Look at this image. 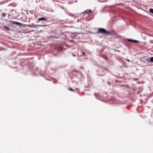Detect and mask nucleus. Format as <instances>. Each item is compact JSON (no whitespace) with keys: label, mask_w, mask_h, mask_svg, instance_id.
<instances>
[{"label":"nucleus","mask_w":153,"mask_h":153,"mask_svg":"<svg viewBox=\"0 0 153 153\" xmlns=\"http://www.w3.org/2000/svg\"><path fill=\"white\" fill-rule=\"evenodd\" d=\"M97 33H103L107 35H109L111 33L110 31H106L105 29L103 28H99L98 29V30L97 32Z\"/></svg>","instance_id":"nucleus-1"},{"label":"nucleus","mask_w":153,"mask_h":153,"mask_svg":"<svg viewBox=\"0 0 153 153\" xmlns=\"http://www.w3.org/2000/svg\"><path fill=\"white\" fill-rule=\"evenodd\" d=\"M91 10L88 9L87 10H85L84 11L81 13V14H84L85 15H86L89 13H91Z\"/></svg>","instance_id":"nucleus-2"},{"label":"nucleus","mask_w":153,"mask_h":153,"mask_svg":"<svg viewBox=\"0 0 153 153\" xmlns=\"http://www.w3.org/2000/svg\"><path fill=\"white\" fill-rule=\"evenodd\" d=\"M127 40L129 42H133L134 43H137L138 42V41L136 40H134L131 39H127Z\"/></svg>","instance_id":"nucleus-3"},{"label":"nucleus","mask_w":153,"mask_h":153,"mask_svg":"<svg viewBox=\"0 0 153 153\" xmlns=\"http://www.w3.org/2000/svg\"><path fill=\"white\" fill-rule=\"evenodd\" d=\"M11 22L13 24H16L17 25H22V24L20 23L19 22H16L13 21H9V22Z\"/></svg>","instance_id":"nucleus-4"},{"label":"nucleus","mask_w":153,"mask_h":153,"mask_svg":"<svg viewBox=\"0 0 153 153\" xmlns=\"http://www.w3.org/2000/svg\"><path fill=\"white\" fill-rule=\"evenodd\" d=\"M47 18H45L44 17H42L40 18H39L38 19V21H43V20H45L47 19Z\"/></svg>","instance_id":"nucleus-5"},{"label":"nucleus","mask_w":153,"mask_h":153,"mask_svg":"<svg viewBox=\"0 0 153 153\" xmlns=\"http://www.w3.org/2000/svg\"><path fill=\"white\" fill-rule=\"evenodd\" d=\"M38 25H35L34 24H32L30 25V27H36L37 26H38Z\"/></svg>","instance_id":"nucleus-6"},{"label":"nucleus","mask_w":153,"mask_h":153,"mask_svg":"<svg viewBox=\"0 0 153 153\" xmlns=\"http://www.w3.org/2000/svg\"><path fill=\"white\" fill-rule=\"evenodd\" d=\"M3 27L8 30H10V29L9 27H7L6 26H3Z\"/></svg>","instance_id":"nucleus-7"},{"label":"nucleus","mask_w":153,"mask_h":153,"mask_svg":"<svg viewBox=\"0 0 153 153\" xmlns=\"http://www.w3.org/2000/svg\"><path fill=\"white\" fill-rule=\"evenodd\" d=\"M6 16V13H3L1 15V16L2 17H5Z\"/></svg>","instance_id":"nucleus-8"},{"label":"nucleus","mask_w":153,"mask_h":153,"mask_svg":"<svg viewBox=\"0 0 153 153\" xmlns=\"http://www.w3.org/2000/svg\"><path fill=\"white\" fill-rule=\"evenodd\" d=\"M150 61L151 62H153V57H152L150 58Z\"/></svg>","instance_id":"nucleus-9"},{"label":"nucleus","mask_w":153,"mask_h":153,"mask_svg":"<svg viewBox=\"0 0 153 153\" xmlns=\"http://www.w3.org/2000/svg\"><path fill=\"white\" fill-rule=\"evenodd\" d=\"M149 12L153 14V9L151 8L149 10Z\"/></svg>","instance_id":"nucleus-10"},{"label":"nucleus","mask_w":153,"mask_h":153,"mask_svg":"<svg viewBox=\"0 0 153 153\" xmlns=\"http://www.w3.org/2000/svg\"><path fill=\"white\" fill-rule=\"evenodd\" d=\"M46 25H38V26H39L44 27L46 26Z\"/></svg>","instance_id":"nucleus-11"},{"label":"nucleus","mask_w":153,"mask_h":153,"mask_svg":"<svg viewBox=\"0 0 153 153\" xmlns=\"http://www.w3.org/2000/svg\"><path fill=\"white\" fill-rule=\"evenodd\" d=\"M69 89L70 91H74L73 89L72 88H69Z\"/></svg>","instance_id":"nucleus-12"},{"label":"nucleus","mask_w":153,"mask_h":153,"mask_svg":"<svg viewBox=\"0 0 153 153\" xmlns=\"http://www.w3.org/2000/svg\"><path fill=\"white\" fill-rule=\"evenodd\" d=\"M82 54L83 55H85V53L84 52H82Z\"/></svg>","instance_id":"nucleus-13"},{"label":"nucleus","mask_w":153,"mask_h":153,"mask_svg":"<svg viewBox=\"0 0 153 153\" xmlns=\"http://www.w3.org/2000/svg\"><path fill=\"white\" fill-rule=\"evenodd\" d=\"M72 55L73 56H74V57H75V56H76V55H75V54H72Z\"/></svg>","instance_id":"nucleus-14"},{"label":"nucleus","mask_w":153,"mask_h":153,"mask_svg":"<svg viewBox=\"0 0 153 153\" xmlns=\"http://www.w3.org/2000/svg\"><path fill=\"white\" fill-rule=\"evenodd\" d=\"M127 60L128 62H130V61L129 60L127 59Z\"/></svg>","instance_id":"nucleus-15"},{"label":"nucleus","mask_w":153,"mask_h":153,"mask_svg":"<svg viewBox=\"0 0 153 153\" xmlns=\"http://www.w3.org/2000/svg\"><path fill=\"white\" fill-rule=\"evenodd\" d=\"M127 108L128 109V107H127Z\"/></svg>","instance_id":"nucleus-16"},{"label":"nucleus","mask_w":153,"mask_h":153,"mask_svg":"<svg viewBox=\"0 0 153 153\" xmlns=\"http://www.w3.org/2000/svg\"><path fill=\"white\" fill-rule=\"evenodd\" d=\"M76 84H77V83L76 82Z\"/></svg>","instance_id":"nucleus-17"}]
</instances>
